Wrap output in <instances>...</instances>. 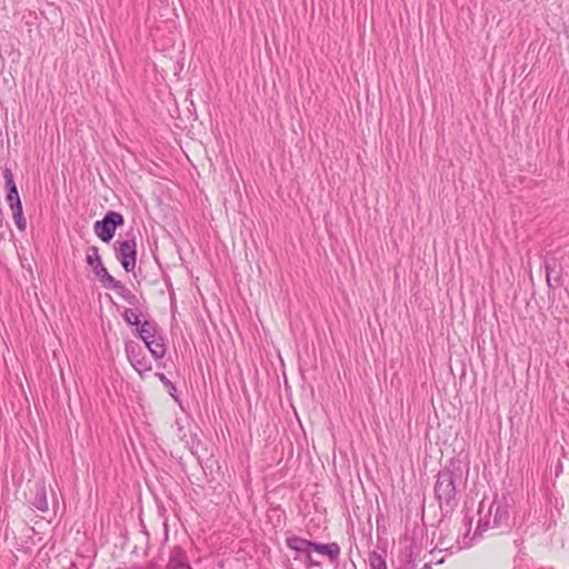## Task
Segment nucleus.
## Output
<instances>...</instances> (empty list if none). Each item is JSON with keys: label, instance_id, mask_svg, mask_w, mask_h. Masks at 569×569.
<instances>
[{"label": "nucleus", "instance_id": "19", "mask_svg": "<svg viewBox=\"0 0 569 569\" xmlns=\"http://www.w3.org/2000/svg\"><path fill=\"white\" fill-rule=\"evenodd\" d=\"M10 209L12 210L13 218L16 216L23 214V212H22V204L21 203H16L14 206L10 207Z\"/></svg>", "mask_w": 569, "mask_h": 569}, {"label": "nucleus", "instance_id": "5", "mask_svg": "<svg viewBox=\"0 0 569 569\" xmlns=\"http://www.w3.org/2000/svg\"><path fill=\"white\" fill-rule=\"evenodd\" d=\"M126 353L132 367L139 373L148 372L151 370V363L143 356H141V349L137 343L132 341L127 342Z\"/></svg>", "mask_w": 569, "mask_h": 569}, {"label": "nucleus", "instance_id": "10", "mask_svg": "<svg viewBox=\"0 0 569 569\" xmlns=\"http://www.w3.org/2000/svg\"><path fill=\"white\" fill-rule=\"evenodd\" d=\"M315 551L328 556L331 561H336L339 558L340 555V547L338 543H327V545H320L313 542V549Z\"/></svg>", "mask_w": 569, "mask_h": 569}, {"label": "nucleus", "instance_id": "9", "mask_svg": "<svg viewBox=\"0 0 569 569\" xmlns=\"http://www.w3.org/2000/svg\"><path fill=\"white\" fill-rule=\"evenodd\" d=\"M141 340L146 343L149 340L156 339L161 335L158 332L157 325L153 321H143L137 329Z\"/></svg>", "mask_w": 569, "mask_h": 569}, {"label": "nucleus", "instance_id": "20", "mask_svg": "<svg viewBox=\"0 0 569 569\" xmlns=\"http://www.w3.org/2000/svg\"><path fill=\"white\" fill-rule=\"evenodd\" d=\"M157 376L159 377L160 381L166 386V387H170V389L174 390L176 388L173 387V385L170 382V380L163 375V373H157Z\"/></svg>", "mask_w": 569, "mask_h": 569}, {"label": "nucleus", "instance_id": "2", "mask_svg": "<svg viewBox=\"0 0 569 569\" xmlns=\"http://www.w3.org/2000/svg\"><path fill=\"white\" fill-rule=\"evenodd\" d=\"M460 480V475L449 469H443L438 473L435 493L440 503H449L455 499Z\"/></svg>", "mask_w": 569, "mask_h": 569}, {"label": "nucleus", "instance_id": "8", "mask_svg": "<svg viewBox=\"0 0 569 569\" xmlns=\"http://www.w3.org/2000/svg\"><path fill=\"white\" fill-rule=\"evenodd\" d=\"M286 543L290 549L306 555L310 553L313 549L312 541L302 539L300 537H289L287 538Z\"/></svg>", "mask_w": 569, "mask_h": 569}, {"label": "nucleus", "instance_id": "22", "mask_svg": "<svg viewBox=\"0 0 569 569\" xmlns=\"http://www.w3.org/2000/svg\"><path fill=\"white\" fill-rule=\"evenodd\" d=\"M306 556H307L308 565H309L310 567L319 566V562L315 561V560L312 559V557H311V555H310V553H308V555H306Z\"/></svg>", "mask_w": 569, "mask_h": 569}, {"label": "nucleus", "instance_id": "4", "mask_svg": "<svg viewBox=\"0 0 569 569\" xmlns=\"http://www.w3.org/2000/svg\"><path fill=\"white\" fill-rule=\"evenodd\" d=\"M116 257L127 272L133 271L137 262V243L134 238L117 241Z\"/></svg>", "mask_w": 569, "mask_h": 569}, {"label": "nucleus", "instance_id": "21", "mask_svg": "<svg viewBox=\"0 0 569 569\" xmlns=\"http://www.w3.org/2000/svg\"><path fill=\"white\" fill-rule=\"evenodd\" d=\"M546 270H547V282L548 284L551 287V277H550V271H551V267H550V263L548 261H546Z\"/></svg>", "mask_w": 569, "mask_h": 569}, {"label": "nucleus", "instance_id": "7", "mask_svg": "<svg viewBox=\"0 0 569 569\" xmlns=\"http://www.w3.org/2000/svg\"><path fill=\"white\" fill-rule=\"evenodd\" d=\"M189 568H190V566L187 562V557H186L184 551L181 548L176 547L170 553V559L167 565V569H189Z\"/></svg>", "mask_w": 569, "mask_h": 569}, {"label": "nucleus", "instance_id": "14", "mask_svg": "<svg viewBox=\"0 0 569 569\" xmlns=\"http://www.w3.org/2000/svg\"><path fill=\"white\" fill-rule=\"evenodd\" d=\"M123 318L129 325L136 326L137 329L142 325L138 313L133 309H126L123 312Z\"/></svg>", "mask_w": 569, "mask_h": 569}, {"label": "nucleus", "instance_id": "1", "mask_svg": "<svg viewBox=\"0 0 569 569\" xmlns=\"http://www.w3.org/2000/svg\"><path fill=\"white\" fill-rule=\"evenodd\" d=\"M511 503L507 496L495 499L486 513H483V503H481L479 509L480 519L478 530L485 531L488 529L508 527Z\"/></svg>", "mask_w": 569, "mask_h": 569}, {"label": "nucleus", "instance_id": "12", "mask_svg": "<svg viewBox=\"0 0 569 569\" xmlns=\"http://www.w3.org/2000/svg\"><path fill=\"white\" fill-rule=\"evenodd\" d=\"M31 503L36 509L40 511L48 510V500L44 486L37 485L34 497L32 498Z\"/></svg>", "mask_w": 569, "mask_h": 569}, {"label": "nucleus", "instance_id": "23", "mask_svg": "<svg viewBox=\"0 0 569 569\" xmlns=\"http://www.w3.org/2000/svg\"><path fill=\"white\" fill-rule=\"evenodd\" d=\"M189 569H192L191 567Z\"/></svg>", "mask_w": 569, "mask_h": 569}, {"label": "nucleus", "instance_id": "17", "mask_svg": "<svg viewBox=\"0 0 569 569\" xmlns=\"http://www.w3.org/2000/svg\"><path fill=\"white\" fill-rule=\"evenodd\" d=\"M3 178L6 180L7 187H11L12 184H16L14 180H13V173H12L11 169L6 168L3 170Z\"/></svg>", "mask_w": 569, "mask_h": 569}, {"label": "nucleus", "instance_id": "13", "mask_svg": "<svg viewBox=\"0 0 569 569\" xmlns=\"http://www.w3.org/2000/svg\"><path fill=\"white\" fill-rule=\"evenodd\" d=\"M86 261L90 267H92L93 270L97 264L102 263L97 247H91L88 249Z\"/></svg>", "mask_w": 569, "mask_h": 569}, {"label": "nucleus", "instance_id": "18", "mask_svg": "<svg viewBox=\"0 0 569 569\" xmlns=\"http://www.w3.org/2000/svg\"><path fill=\"white\" fill-rule=\"evenodd\" d=\"M13 220H14V223H16V226H17V228H18L19 230H21V231H24V230H26V228H27V221H26V219H24L23 214H21V216H16V217L13 218Z\"/></svg>", "mask_w": 569, "mask_h": 569}, {"label": "nucleus", "instance_id": "15", "mask_svg": "<svg viewBox=\"0 0 569 569\" xmlns=\"http://www.w3.org/2000/svg\"><path fill=\"white\" fill-rule=\"evenodd\" d=\"M369 561L371 569H387L385 559L377 552L370 555Z\"/></svg>", "mask_w": 569, "mask_h": 569}, {"label": "nucleus", "instance_id": "16", "mask_svg": "<svg viewBox=\"0 0 569 569\" xmlns=\"http://www.w3.org/2000/svg\"><path fill=\"white\" fill-rule=\"evenodd\" d=\"M7 188H8L7 201H8L9 206L12 207L16 203H21L18 190H17V186L12 184L11 187H7Z\"/></svg>", "mask_w": 569, "mask_h": 569}, {"label": "nucleus", "instance_id": "6", "mask_svg": "<svg viewBox=\"0 0 569 569\" xmlns=\"http://www.w3.org/2000/svg\"><path fill=\"white\" fill-rule=\"evenodd\" d=\"M97 277L100 278L101 282L107 288H112L117 291L123 289V284L121 281L113 278L111 274H109L108 270L104 268L102 263H99L94 267V271Z\"/></svg>", "mask_w": 569, "mask_h": 569}, {"label": "nucleus", "instance_id": "3", "mask_svg": "<svg viewBox=\"0 0 569 569\" xmlns=\"http://www.w3.org/2000/svg\"><path fill=\"white\" fill-rule=\"evenodd\" d=\"M124 223V219L121 213L116 211H109L102 220H98L93 224V231L96 236L103 242H109L118 227Z\"/></svg>", "mask_w": 569, "mask_h": 569}, {"label": "nucleus", "instance_id": "11", "mask_svg": "<svg viewBox=\"0 0 569 569\" xmlns=\"http://www.w3.org/2000/svg\"><path fill=\"white\" fill-rule=\"evenodd\" d=\"M144 345L154 359H162L164 357L167 349L162 336L156 337V339L149 340Z\"/></svg>", "mask_w": 569, "mask_h": 569}]
</instances>
